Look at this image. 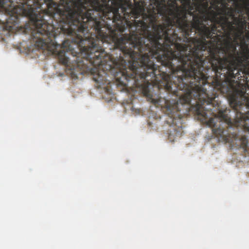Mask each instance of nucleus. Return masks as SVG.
Masks as SVG:
<instances>
[{"label": "nucleus", "instance_id": "nucleus-4", "mask_svg": "<svg viewBox=\"0 0 249 249\" xmlns=\"http://www.w3.org/2000/svg\"><path fill=\"white\" fill-rule=\"evenodd\" d=\"M47 9L44 10L46 15L52 19V24L46 19L45 24L52 26L49 30L47 39L56 46L55 49H74L69 40H65L60 45L53 39L62 32L71 36V40L77 46L78 37L82 39L90 27L89 20H94L107 2L110 0H47ZM45 30H49L46 27ZM51 44V42H50Z\"/></svg>", "mask_w": 249, "mask_h": 249}, {"label": "nucleus", "instance_id": "nucleus-7", "mask_svg": "<svg viewBox=\"0 0 249 249\" xmlns=\"http://www.w3.org/2000/svg\"><path fill=\"white\" fill-rule=\"evenodd\" d=\"M219 12L220 14L217 17V18L219 19V21H213L212 23L211 24L210 38L219 33L220 31H223L226 29V25H225V23L223 22L221 18L225 16L228 20H229V18H231L233 20H234L235 18H236L234 15V9L232 8L227 7L226 4L222 8L221 12Z\"/></svg>", "mask_w": 249, "mask_h": 249}, {"label": "nucleus", "instance_id": "nucleus-1", "mask_svg": "<svg viewBox=\"0 0 249 249\" xmlns=\"http://www.w3.org/2000/svg\"><path fill=\"white\" fill-rule=\"evenodd\" d=\"M246 29L235 27L220 31L210 41H199L201 61L194 65L195 74L187 77L185 87L177 100L159 97L152 99L155 105L164 108L170 125L181 128V108L202 116L212 129H232L230 109L221 110L215 100L219 91L228 98L236 113L234 125L243 127L239 119L242 108L249 109V36Z\"/></svg>", "mask_w": 249, "mask_h": 249}, {"label": "nucleus", "instance_id": "nucleus-2", "mask_svg": "<svg viewBox=\"0 0 249 249\" xmlns=\"http://www.w3.org/2000/svg\"><path fill=\"white\" fill-rule=\"evenodd\" d=\"M192 0H182V7L174 2L171 8L163 5L150 12L145 20L152 26V31L126 69L116 74L119 85L126 88L132 80L133 86L153 103L149 86L154 84L173 94L177 100L187 78L195 74L194 65L201 61L199 51L196 50L202 37H189L197 32V28L185 25L193 23L194 17L199 14L195 13L196 2Z\"/></svg>", "mask_w": 249, "mask_h": 249}, {"label": "nucleus", "instance_id": "nucleus-3", "mask_svg": "<svg viewBox=\"0 0 249 249\" xmlns=\"http://www.w3.org/2000/svg\"><path fill=\"white\" fill-rule=\"evenodd\" d=\"M105 4L83 38H78L79 52L73 55L89 62L97 70L94 80H109L107 75H115L125 71L129 61L141 51L142 42L152 26L145 20L154 8H160L159 0H111ZM79 36H77L78 37Z\"/></svg>", "mask_w": 249, "mask_h": 249}, {"label": "nucleus", "instance_id": "nucleus-8", "mask_svg": "<svg viewBox=\"0 0 249 249\" xmlns=\"http://www.w3.org/2000/svg\"><path fill=\"white\" fill-rule=\"evenodd\" d=\"M223 22L225 23V25H226V29H228L230 32H233V30H234L235 26H237V28L246 29L247 22L246 20V18L242 15L239 17H236L234 18V20L233 21H230L228 20L225 16L223 17L222 18Z\"/></svg>", "mask_w": 249, "mask_h": 249}, {"label": "nucleus", "instance_id": "nucleus-12", "mask_svg": "<svg viewBox=\"0 0 249 249\" xmlns=\"http://www.w3.org/2000/svg\"><path fill=\"white\" fill-rule=\"evenodd\" d=\"M242 12L241 8H240L239 9L237 10V13L240 14Z\"/></svg>", "mask_w": 249, "mask_h": 249}, {"label": "nucleus", "instance_id": "nucleus-5", "mask_svg": "<svg viewBox=\"0 0 249 249\" xmlns=\"http://www.w3.org/2000/svg\"><path fill=\"white\" fill-rule=\"evenodd\" d=\"M31 0H0V12L13 17L18 20V16L28 17L33 25L34 30L31 37L35 45L39 49L47 50L50 52V26L45 24L44 14L39 13L35 9Z\"/></svg>", "mask_w": 249, "mask_h": 249}, {"label": "nucleus", "instance_id": "nucleus-10", "mask_svg": "<svg viewBox=\"0 0 249 249\" xmlns=\"http://www.w3.org/2000/svg\"><path fill=\"white\" fill-rule=\"evenodd\" d=\"M32 5L35 7V9L37 11H39V13H41V11H42V5L43 4L47 5L48 1L47 0H31Z\"/></svg>", "mask_w": 249, "mask_h": 249}, {"label": "nucleus", "instance_id": "nucleus-9", "mask_svg": "<svg viewBox=\"0 0 249 249\" xmlns=\"http://www.w3.org/2000/svg\"><path fill=\"white\" fill-rule=\"evenodd\" d=\"M239 115L240 123L243 125V128L245 131H247L246 124L247 126H249V111H248L246 113H240Z\"/></svg>", "mask_w": 249, "mask_h": 249}, {"label": "nucleus", "instance_id": "nucleus-6", "mask_svg": "<svg viewBox=\"0 0 249 249\" xmlns=\"http://www.w3.org/2000/svg\"><path fill=\"white\" fill-rule=\"evenodd\" d=\"M197 12L199 14H197L194 17V22L188 24V26L194 29L197 28V33L200 37H202V41L203 43L206 41V38H210L211 34L210 28L207 26L208 25V22H210L211 24L213 21H219L217 18L220 13L215 12L212 9V6H209V1H199L196 2ZM185 25H187L186 23Z\"/></svg>", "mask_w": 249, "mask_h": 249}, {"label": "nucleus", "instance_id": "nucleus-11", "mask_svg": "<svg viewBox=\"0 0 249 249\" xmlns=\"http://www.w3.org/2000/svg\"><path fill=\"white\" fill-rule=\"evenodd\" d=\"M220 3V0H215L213 2H211V4L212 6V9L215 12H221L222 8H220L218 4Z\"/></svg>", "mask_w": 249, "mask_h": 249}, {"label": "nucleus", "instance_id": "nucleus-13", "mask_svg": "<svg viewBox=\"0 0 249 249\" xmlns=\"http://www.w3.org/2000/svg\"><path fill=\"white\" fill-rule=\"evenodd\" d=\"M246 127H247V131L249 132V126L246 125Z\"/></svg>", "mask_w": 249, "mask_h": 249}]
</instances>
